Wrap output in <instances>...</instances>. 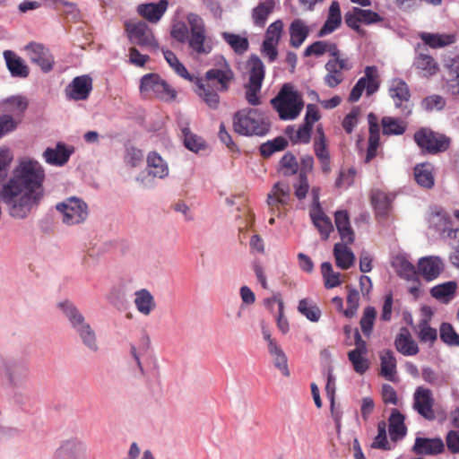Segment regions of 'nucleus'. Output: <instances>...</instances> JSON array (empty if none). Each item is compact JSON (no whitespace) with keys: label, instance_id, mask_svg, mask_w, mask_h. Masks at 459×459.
Masks as SVG:
<instances>
[{"label":"nucleus","instance_id":"nucleus-56","mask_svg":"<svg viewBox=\"0 0 459 459\" xmlns=\"http://www.w3.org/2000/svg\"><path fill=\"white\" fill-rule=\"evenodd\" d=\"M360 79H364L368 95L374 93L377 90V69L375 66H367L365 68V75Z\"/></svg>","mask_w":459,"mask_h":459},{"label":"nucleus","instance_id":"nucleus-16","mask_svg":"<svg viewBox=\"0 0 459 459\" xmlns=\"http://www.w3.org/2000/svg\"><path fill=\"white\" fill-rule=\"evenodd\" d=\"M389 94L397 108H402L404 116L411 113V106L410 104V91L404 81L394 78L389 84Z\"/></svg>","mask_w":459,"mask_h":459},{"label":"nucleus","instance_id":"nucleus-33","mask_svg":"<svg viewBox=\"0 0 459 459\" xmlns=\"http://www.w3.org/2000/svg\"><path fill=\"white\" fill-rule=\"evenodd\" d=\"M342 22L341 8L338 2L333 1L329 8L327 20L320 29L318 35L325 36L334 31Z\"/></svg>","mask_w":459,"mask_h":459},{"label":"nucleus","instance_id":"nucleus-15","mask_svg":"<svg viewBox=\"0 0 459 459\" xmlns=\"http://www.w3.org/2000/svg\"><path fill=\"white\" fill-rule=\"evenodd\" d=\"M25 51L30 61L37 65L44 73L52 70L54 57L42 44L31 42L25 47Z\"/></svg>","mask_w":459,"mask_h":459},{"label":"nucleus","instance_id":"nucleus-58","mask_svg":"<svg viewBox=\"0 0 459 459\" xmlns=\"http://www.w3.org/2000/svg\"><path fill=\"white\" fill-rule=\"evenodd\" d=\"M126 296V287L124 284H117L110 288L106 295L107 300L114 306L121 304Z\"/></svg>","mask_w":459,"mask_h":459},{"label":"nucleus","instance_id":"nucleus-25","mask_svg":"<svg viewBox=\"0 0 459 459\" xmlns=\"http://www.w3.org/2000/svg\"><path fill=\"white\" fill-rule=\"evenodd\" d=\"M167 0H160L158 3L142 4L138 5L137 12L148 22L157 23L168 8Z\"/></svg>","mask_w":459,"mask_h":459},{"label":"nucleus","instance_id":"nucleus-28","mask_svg":"<svg viewBox=\"0 0 459 459\" xmlns=\"http://www.w3.org/2000/svg\"><path fill=\"white\" fill-rule=\"evenodd\" d=\"M334 221L342 242L345 244H352L354 242L355 234L351 227L347 212L337 211L334 214Z\"/></svg>","mask_w":459,"mask_h":459},{"label":"nucleus","instance_id":"nucleus-37","mask_svg":"<svg viewBox=\"0 0 459 459\" xmlns=\"http://www.w3.org/2000/svg\"><path fill=\"white\" fill-rule=\"evenodd\" d=\"M392 266L396 273L405 280H414L417 277L418 269L411 264L408 259L402 255H398L393 258Z\"/></svg>","mask_w":459,"mask_h":459},{"label":"nucleus","instance_id":"nucleus-52","mask_svg":"<svg viewBox=\"0 0 459 459\" xmlns=\"http://www.w3.org/2000/svg\"><path fill=\"white\" fill-rule=\"evenodd\" d=\"M366 354H360L354 351L348 352V359L351 361L353 369L358 374H364L369 368V362L365 357Z\"/></svg>","mask_w":459,"mask_h":459},{"label":"nucleus","instance_id":"nucleus-31","mask_svg":"<svg viewBox=\"0 0 459 459\" xmlns=\"http://www.w3.org/2000/svg\"><path fill=\"white\" fill-rule=\"evenodd\" d=\"M148 174L153 178H164L169 175L167 162L157 152H150L147 156Z\"/></svg>","mask_w":459,"mask_h":459},{"label":"nucleus","instance_id":"nucleus-64","mask_svg":"<svg viewBox=\"0 0 459 459\" xmlns=\"http://www.w3.org/2000/svg\"><path fill=\"white\" fill-rule=\"evenodd\" d=\"M280 163L284 175H293L298 171V162L291 153H286Z\"/></svg>","mask_w":459,"mask_h":459},{"label":"nucleus","instance_id":"nucleus-53","mask_svg":"<svg viewBox=\"0 0 459 459\" xmlns=\"http://www.w3.org/2000/svg\"><path fill=\"white\" fill-rule=\"evenodd\" d=\"M347 305L348 307L343 311L347 317H353L356 315L357 309L359 306V293L357 290L347 286Z\"/></svg>","mask_w":459,"mask_h":459},{"label":"nucleus","instance_id":"nucleus-34","mask_svg":"<svg viewBox=\"0 0 459 459\" xmlns=\"http://www.w3.org/2000/svg\"><path fill=\"white\" fill-rule=\"evenodd\" d=\"M70 155L71 152L63 143H57L55 148H47L43 152L46 162L56 166L65 164Z\"/></svg>","mask_w":459,"mask_h":459},{"label":"nucleus","instance_id":"nucleus-63","mask_svg":"<svg viewBox=\"0 0 459 459\" xmlns=\"http://www.w3.org/2000/svg\"><path fill=\"white\" fill-rule=\"evenodd\" d=\"M446 106V100L440 95H431L422 100V107L427 111L441 110Z\"/></svg>","mask_w":459,"mask_h":459},{"label":"nucleus","instance_id":"nucleus-47","mask_svg":"<svg viewBox=\"0 0 459 459\" xmlns=\"http://www.w3.org/2000/svg\"><path fill=\"white\" fill-rule=\"evenodd\" d=\"M430 227L437 231L445 233L449 230V220L446 212L442 209H433L430 211L428 218Z\"/></svg>","mask_w":459,"mask_h":459},{"label":"nucleus","instance_id":"nucleus-39","mask_svg":"<svg viewBox=\"0 0 459 459\" xmlns=\"http://www.w3.org/2000/svg\"><path fill=\"white\" fill-rule=\"evenodd\" d=\"M275 0H264L252 11V19L256 26L264 27L269 15L275 8Z\"/></svg>","mask_w":459,"mask_h":459},{"label":"nucleus","instance_id":"nucleus-5","mask_svg":"<svg viewBox=\"0 0 459 459\" xmlns=\"http://www.w3.org/2000/svg\"><path fill=\"white\" fill-rule=\"evenodd\" d=\"M282 120L297 118L304 107L301 95L289 83L284 84L277 96L271 100Z\"/></svg>","mask_w":459,"mask_h":459},{"label":"nucleus","instance_id":"nucleus-19","mask_svg":"<svg viewBox=\"0 0 459 459\" xmlns=\"http://www.w3.org/2000/svg\"><path fill=\"white\" fill-rule=\"evenodd\" d=\"M433 311L429 307H422L420 309V320L417 325V335L420 342L432 346L437 339V331L430 326Z\"/></svg>","mask_w":459,"mask_h":459},{"label":"nucleus","instance_id":"nucleus-46","mask_svg":"<svg viewBox=\"0 0 459 459\" xmlns=\"http://www.w3.org/2000/svg\"><path fill=\"white\" fill-rule=\"evenodd\" d=\"M404 417L396 409L392 411L389 418V434L395 440L405 435Z\"/></svg>","mask_w":459,"mask_h":459},{"label":"nucleus","instance_id":"nucleus-35","mask_svg":"<svg viewBox=\"0 0 459 459\" xmlns=\"http://www.w3.org/2000/svg\"><path fill=\"white\" fill-rule=\"evenodd\" d=\"M457 283L449 281L441 284H437L430 289V295L442 303L450 302L456 292Z\"/></svg>","mask_w":459,"mask_h":459},{"label":"nucleus","instance_id":"nucleus-27","mask_svg":"<svg viewBox=\"0 0 459 459\" xmlns=\"http://www.w3.org/2000/svg\"><path fill=\"white\" fill-rule=\"evenodd\" d=\"M394 345L396 350L405 356H413L419 352L417 342L412 339L409 330L405 327L401 328L395 338Z\"/></svg>","mask_w":459,"mask_h":459},{"label":"nucleus","instance_id":"nucleus-60","mask_svg":"<svg viewBox=\"0 0 459 459\" xmlns=\"http://www.w3.org/2000/svg\"><path fill=\"white\" fill-rule=\"evenodd\" d=\"M282 31L283 22L281 20H277L267 28L264 40L279 44Z\"/></svg>","mask_w":459,"mask_h":459},{"label":"nucleus","instance_id":"nucleus-1","mask_svg":"<svg viewBox=\"0 0 459 459\" xmlns=\"http://www.w3.org/2000/svg\"><path fill=\"white\" fill-rule=\"evenodd\" d=\"M45 170L36 160L22 158L11 178L0 186V201L13 219L27 218L44 195Z\"/></svg>","mask_w":459,"mask_h":459},{"label":"nucleus","instance_id":"nucleus-41","mask_svg":"<svg viewBox=\"0 0 459 459\" xmlns=\"http://www.w3.org/2000/svg\"><path fill=\"white\" fill-rule=\"evenodd\" d=\"M371 203L377 216L384 217L387 214L392 203V198L385 192L376 190L372 193Z\"/></svg>","mask_w":459,"mask_h":459},{"label":"nucleus","instance_id":"nucleus-17","mask_svg":"<svg viewBox=\"0 0 459 459\" xmlns=\"http://www.w3.org/2000/svg\"><path fill=\"white\" fill-rule=\"evenodd\" d=\"M290 187L284 183H276L267 195L266 204L273 215L280 216L290 200Z\"/></svg>","mask_w":459,"mask_h":459},{"label":"nucleus","instance_id":"nucleus-54","mask_svg":"<svg viewBox=\"0 0 459 459\" xmlns=\"http://www.w3.org/2000/svg\"><path fill=\"white\" fill-rule=\"evenodd\" d=\"M384 134H403L405 131V125L392 117H384L382 120Z\"/></svg>","mask_w":459,"mask_h":459},{"label":"nucleus","instance_id":"nucleus-29","mask_svg":"<svg viewBox=\"0 0 459 459\" xmlns=\"http://www.w3.org/2000/svg\"><path fill=\"white\" fill-rule=\"evenodd\" d=\"M4 56L11 74L15 77L26 78L29 75V67L24 60L11 50H5Z\"/></svg>","mask_w":459,"mask_h":459},{"label":"nucleus","instance_id":"nucleus-4","mask_svg":"<svg viewBox=\"0 0 459 459\" xmlns=\"http://www.w3.org/2000/svg\"><path fill=\"white\" fill-rule=\"evenodd\" d=\"M269 127L267 118L257 109L245 108L233 117L234 131L241 135H264Z\"/></svg>","mask_w":459,"mask_h":459},{"label":"nucleus","instance_id":"nucleus-50","mask_svg":"<svg viewBox=\"0 0 459 459\" xmlns=\"http://www.w3.org/2000/svg\"><path fill=\"white\" fill-rule=\"evenodd\" d=\"M321 272L325 280V285L327 289L337 287L341 284L340 273H335L329 262H324L321 264Z\"/></svg>","mask_w":459,"mask_h":459},{"label":"nucleus","instance_id":"nucleus-62","mask_svg":"<svg viewBox=\"0 0 459 459\" xmlns=\"http://www.w3.org/2000/svg\"><path fill=\"white\" fill-rule=\"evenodd\" d=\"M376 310L372 307H367L360 319V327L364 334L368 335L373 328L376 318Z\"/></svg>","mask_w":459,"mask_h":459},{"label":"nucleus","instance_id":"nucleus-11","mask_svg":"<svg viewBox=\"0 0 459 459\" xmlns=\"http://www.w3.org/2000/svg\"><path fill=\"white\" fill-rule=\"evenodd\" d=\"M53 459H89L87 444L76 437L64 439L56 449Z\"/></svg>","mask_w":459,"mask_h":459},{"label":"nucleus","instance_id":"nucleus-24","mask_svg":"<svg viewBox=\"0 0 459 459\" xmlns=\"http://www.w3.org/2000/svg\"><path fill=\"white\" fill-rule=\"evenodd\" d=\"M134 305L143 316H149L157 307L154 296L147 289H140L134 292Z\"/></svg>","mask_w":459,"mask_h":459},{"label":"nucleus","instance_id":"nucleus-49","mask_svg":"<svg viewBox=\"0 0 459 459\" xmlns=\"http://www.w3.org/2000/svg\"><path fill=\"white\" fill-rule=\"evenodd\" d=\"M312 127L304 123L299 129L289 126L287 134L293 143H308Z\"/></svg>","mask_w":459,"mask_h":459},{"label":"nucleus","instance_id":"nucleus-3","mask_svg":"<svg viewBox=\"0 0 459 459\" xmlns=\"http://www.w3.org/2000/svg\"><path fill=\"white\" fill-rule=\"evenodd\" d=\"M56 307L69 322L82 343L89 351L97 352L100 350L97 333L79 308L68 299L58 302Z\"/></svg>","mask_w":459,"mask_h":459},{"label":"nucleus","instance_id":"nucleus-21","mask_svg":"<svg viewBox=\"0 0 459 459\" xmlns=\"http://www.w3.org/2000/svg\"><path fill=\"white\" fill-rule=\"evenodd\" d=\"M29 107V100L22 95H13L0 101V109L4 114L15 117L22 123L23 115Z\"/></svg>","mask_w":459,"mask_h":459},{"label":"nucleus","instance_id":"nucleus-45","mask_svg":"<svg viewBox=\"0 0 459 459\" xmlns=\"http://www.w3.org/2000/svg\"><path fill=\"white\" fill-rule=\"evenodd\" d=\"M414 65L424 77H429L438 70L437 64L433 57L427 54H420L415 59Z\"/></svg>","mask_w":459,"mask_h":459},{"label":"nucleus","instance_id":"nucleus-38","mask_svg":"<svg viewBox=\"0 0 459 459\" xmlns=\"http://www.w3.org/2000/svg\"><path fill=\"white\" fill-rule=\"evenodd\" d=\"M414 178L421 187L430 189L435 184L433 166L430 163H420L414 168Z\"/></svg>","mask_w":459,"mask_h":459},{"label":"nucleus","instance_id":"nucleus-2","mask_svg":"<svg viewBox=\"0 0 459 459\" xmlns=\"http://www.w3.org/2000/svg\"><path fill=\"white\" fill-rule=\"evenodd\" d=\"M232 78L233 73L227 65L211 69L206 72L205 79L198 82L195 92L210 108L217 109L220 105L218 91H227Z\"/></svg>","mask_w":459,"mask_h":459},{"label":"nucleus","instance_id":"nucleus-13","mask_svg":"<svg viewBox=\"0 0 459 459\" xmlns=\"http://www.w3.org/2000/svg\"><path fill=\"white\" fill-rule=\"evenodd\" d=\"M345 23L354 30L359 35L365 34L359 23L367 25L377 23L382 21L380 15L369 9H361L353 7L351 11L347 12L344 15Z\"/></svg>","mask_w":459,"mask_h":459},{"label":"nucleus","instance_id":"nucleus-57","mask_svg":"<svg viewBox=\"0 0 459 459\" xmlns=\"http://www.w3.org/2000/svg\"><path fill=\"white\" fill-rule=\"evenodd\" d=\"M287 146V141L283 137L275 138L273 141L267 142L261 145V154L269 157L273 152L281 151Z\"/></svg>","mask_w":459,"mask_h":459},{"label":"nucleus","instance_id":"nucleus-7","mask_svg":"<svg viewBox=\"0 0 459 459\" xmlns=\"http://www.w3.org/2000/svg\"><path fill=\"white\" fill-rule=\"evenodd\" d=\"M247 67L249 81L246 85V98L250 105L257 106L260 104L259 93L264 78V65L258 56H252L247 62Z\"/></svg>","mask_w":459,"mask_h":459},{"label":"nucleus","instance_id":"nucleus-32","mask_svg":"<svg viewBox=\"0 0 459 459\" xmlns=\"http://www.w3.org/2000/svg\"><path fill=\"white\" fill-rule=\"evenodd\" d=\"M310 217L314 225L320 231L322 238L327 239L333 227L329 217H327L321 207H313L310 211Z\"/></svg>","mask_w":459,"mask_h":459},{"label":"nucleus","instance_id":"nucleus-8","mask_svg":"<svg viewBox=\"0 0 459 459\" xmlns=\"http://www.w3.org/2000/svg\"><path fill=\"white\" fill-rule=\"evenodd\" d=\"M56 208L62 215V221L68 226L84 222L89 215L87 204L78 197L66 198Z\"/></svg>","mask_w":459,"mask_h":459},{"label":"nucleus","instance_id":"nucleus-36","mask_svg":"<svg viewBox=\"0 0 459 459\" xmlns=\"http://www.w3.org/2000/svg\"><path fill=\"white\" fill-rule=\"evenodd\" d=\"M349 244L336 243L333 247V255L335 257L336 264L341 269L346 270L353 265L355 255L352 251L348 247Z\"/></svg>","mask_w":459,"mask_h":459},{"label":"nucleus","instance_id":"nucleus-10","mask_svg":"<svg viewBox=\"0 0 459 459\" xmlns=\"http://www.w3.org/2000/svg\"><path fill=\"white\" fill-rule=\"evenodd\" d=\"M125 27L132 43L153 51L159 48L152 30L145 22L128 21L126 22Z\"/></svg>","mask_w":459,"mask_h":459},{"label":"nucleus","instance_id":"nucleus-22","mask_svg":"<svg viewBox=\"0 0 459 459\" xmlns=\"http://www.w3.org/2000/svg\"><path fill=\"white\" fill-rule=\"evenodd\" d=\"M444 271V264L437 256L422 257L418 262V273L427 281L437 279Z\"/></svg>","mask_w":459,"mask_h":459},{"label":"nucleus","instance_id":"nucleus-14","mask_svg":"<svg viewBox=\"0 0 459 459\" xmlns=\"http://www.w3.org/2000/svg\"><path fill=\"white\" fill-rule=\"evenodd\" d=\"M414 140L421 149L429 152L445 151L449 144V141L446 137L426 128L416 132Z\"/></svg>","mask_w":459,"mask_h":459},{"label":"nucleus","instance_id":"nucleus-44","mask_svg":"<svg viewBox=\"0 0 459 459\" xmlns=\"http://www.w3.org/2000/svg\"><path fill=\"white\" fill-rule=\"evenodd\" d=\"M326 52L330 53V55L333 57L339 54V50L337 49V47L335 44L326 42V41H316L305 49L304 56H323Z\"/></svg>","mask_w":459,"mask_h":459},{"label":"nucleus","instance_id":"nucleus-23","mask_svg":"<svg viewBox=\"0 0 459 459\" xmlns=\"http://www.w3.org/2000/svg\"><path fill=\"white\" fill-rule=\"evenodd\" d=\"M29 374V368L22 364H5L3 377L6 384L13 388L22 387Z\"/></svg>","mask_w":459,"mask_h":459},{"label":"nucleus","instance_id":"nucleus-40","mask_svg":"<svg viewBox=\"0 0 459 459\" xmlns=\"http://www.w3.org/2000/svg\"><path fill=\"white\" fill-rule=\"evenodd\" d=\"M381 375L389 381H394L396 375V359L394 354L390 350L380 352Z\"/></svg>","mask_w":459,"mask_h":459},{"label":"nucleus","instance_id":"nucleus-55","mask_svg":"<svg viewBox=\"0 0 459 459\" xmlns=\"http://www.w3.org/2000/svg\"><path fill=\"white\" fill-rule=\"evenodd\" d=\"M20 125V120L11 115L0 116V138L15 131Z\"/></svg>","mask_w":459,"mask_h":459},{"label":"nucleus","instance_id":"nucleus-61","mask_svg":"<svg viewBox=\"0 0 459 459\" xmlns=\"http://www.w3.org/2000/svg\"><path fill=\"white\" fill-rule=\"evenodd\" d=\"M299 311L312 322H317L320 317V311L311 305L307 299H301L299 303Z\"/></svg>","mask_w":459,"mask_h":459},{"label":"nucleus","instance_id":"nucleus-43","mask_svg":"<svg viewBox=\"0 0 459 459\" xmlns=\"http://www.w3.org/2000/svg\"><path fill=\"white\" fill-rule=\"evenodd\" d=\"M268 352L272 357L273 363L284 377H290V373L288 368L287 356L279 344L272 345L268 348Z\"/></svg>","mask_w":459,"mask_h":459},{"label":"nucleus","instance_id":"nucleus-9","mask_svg":"<svg viewBox=\"0 0 459 459\" xmlns=\"http://www.w3.org/2000/svg\"><path fill=\"white\" fill-rule=\"evenodd\" d=\"M186 20L190 27L187 39L189 47L197 54H209L212 51V45L206 38L203 19L196 13H189Z\"/></svg>","mask_w":459,"mask_h":459},{"label":"nucleus","instance_id":"nucleus-12","mask_svg":"<svg viewBox=\"0 0 459 459\" xmlns=\"http://www.w3.org/2000/svg\"><path fill=\"white\" fill-rule=\"evenodd\" d=\"M352 68V64L348 58H342L340 55L333 56L325 65L326 74L324 77L325 83L330 88H335L344 80L343 71Z\"/></svg>","mask_w":459,"mask_h":459},{"label":"nucleus","instance_id":"nucleus-42","mask_svg":"<svg viewBox=\"0 0 459 459\" xmlns=\"http://www.w3.org/2000/svg\"><path fill=\"white\" fill-rule=\"evenodd\" d=\"M181 131L184 135V144L189 151L198 153L205 148L204 141L190 131L188 122L181 126Z\"/></svg>","mask_w":459,"mask_h":459},{"label":"nucleus","instance_id":"nucleus-26","mask_svg":"<svg viewBox=\"0 0 459 459\" xmlns=\"http://www.w3.org/2000/svg\"><path fill=\"white\" fill-rule=\"evenodd\" d=\"M310 33L307 23L302 19H294L289 27L290 45L299 48Z\"/></svg>","mask_w":459,"mask_h":459},{"label":"nucleus","instance_id":"nucleus-48","mask_svg":"<svg viewBox=\"0 0 459 459\" xmlns=\"http://www.w3.org/2000/svg\"><path fill=\"white\" fill-rule=\"evenodd\" d=\"M420 39L425 44L431 48H443L451 45L455 42V36L451 34H434L423 32L420 35Z\"/></svg>","mask_w":459,"mask_h":459},{"label":"nucleus","instance_id":"nucleus-6","mask_svg":"<svg viewBox=\"0 0 459 459\" xmlns=\"http://www.w3.org/2000/svg\"><path fill=\"white\" fill-rule=\"evenodd\" d=\"M141 93L146 98H157L162 101H172L177 92L157 74H148L142 77Z\"/></svg>","mask_w":459,"mask_h":459},{"label":"nucleus","instance_id":"nucleus-51","mask_svg":"<svg viewBox=\"0 0 459 459\" xmlns=\"http://www.w3.org/2000/svg\"><path fill=\"white\" fill-rule=\"evenodd\" d=\"M222 37L237 53H244L248 48V40L245 37L228 32H224Z\"/></svg>","mask_w":459,"mask_h":459},{"label":"nucleus","instance_id":"nucleus-30","mask_svg":"<svg viewBox=\"0 0 459 459\" xmlns=\"http://www.w3.org/2000/svg\"><path fill=\"white\" fill-rule=\"evenodd\" d=\"M444 444L438 438L417 437L413 446V451L417 455H437L443 451Z\"/></svg>","mask_w":459,"mask_h":459},{"label":"nucleus","instance_id":"nucleus-18","mask_svg":"<svg viewBox=\"0 0 459 459\" xmlns=\"http://www.w3.org/2000/svg\"><path fill=\"white\" fill-rule=\"evenodd\" d=\"M435 400L432 392L423 386H419L413 394V409L427 420H434L433 410Z\"/></svg>","mask_w":459,"mask_h":459},{"label":"nucleus","instance_id":"nucleus-20","mask_svg":"<svg viewBox=\"0 0 459 459\" xmlns=\"http://www.w3.org/2000/svg\"><path fill=\"white\" fill-rule=\"evenodd\" d=\"M92 90V80L89 75L75 77L66 87V96L74 100H85Z\"/></svg>","mask_w":459,"mask_h":459},{"label":"nucleus","instance_id":"nucleus-59","mask_svg":"<svg viewBox=\"0 0 459 459\" xmlns=\"http://www.w3.org/2000/svg\"><path fill=\"white\" fill-rule=\"evenodd\" d=\"M440 338L449 345H459V335L448 323H443L440 325Z\"/></svg>","mask_w":459,"mask_h":459}]
</instances>
